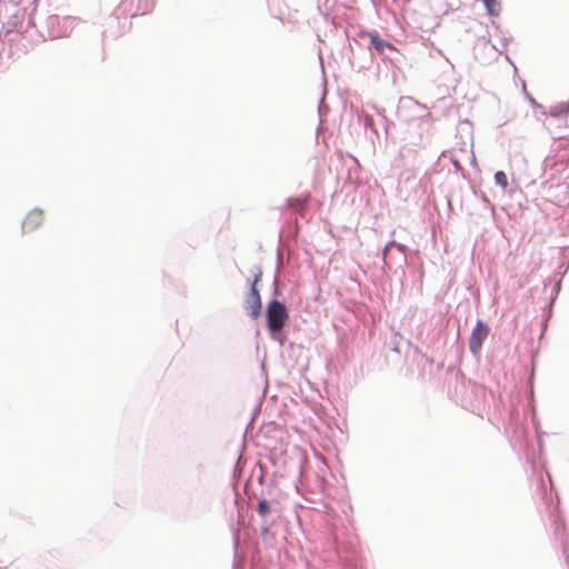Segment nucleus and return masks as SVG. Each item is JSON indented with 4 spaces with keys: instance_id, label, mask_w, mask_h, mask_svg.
Wrapping results in <instances>:
<instances>
[{
    "instance_id": "7",
    "label": "nucleus",
    "mask_w": 569,
    "mask_h": 569,
    "mask_svg": "<svg viewBox=\"0 0 569 569\" xmlns=\"http://www.w3.org/2000/svg\"><path fill=\"white\" fill-rule=\"evenodd\" d=\"M495 181L502 189H506L508 187V178L503 171H497L495 173Z\"/></svg>"
},
{
    "instance_id": "2",
    "label": "nucleus",
    "mask_w": 569,
    "mask_h": 569,
    "mask_svg": "<svg viewBox=\"0 0 569 569\" xmlns=\"http://www.w3.org/2000/svg\"><path fill=\"white\" fill-rule=\"evenodd\" d=\"M489 332V327L482 320H478L469 339V349L473 355H478L480 352L482 343Z\"/></svg>"
},
{
    "instance_id": "6",
    "label": "nucleus",
    "mask_w": 569,
    "mask_h": 569,
    "mask_svg": "<svg viewBox=\"0 0 569 569\" xmlns=\"http://www.w3.org/2000/svg\"><path fill=\"white\" fill-rule=\"evenodd\" d=\"M486 7L488 8L490 14L498 16L500 11V4L498 0H485Z\"/></svg>"
},
{
    "instance_id": "1",
    "label": "nucleus",
    "mask_w": 569,
    "mask_h": 569,
    "mask_svg": "<svg viewBox=\"0 0 569 569\" xmlns=\"http://www.w3.org/2000/svg\"><path fill=\"white\" fill-rule=\"evenodd\" d=\"M289 318L287 308L278 300H272L268 305L267 320L268 328L271 332H279L286 325Z\"/></svg>"
},
{
    "instance_id": "8",
    "label": "nucleus",
    "mask_w": 569,
    "mask_h": 569,
    "mask_svg": "<svg viewBox=\"0 0 569 569\" xmlns=\"http://www.w3.org/2000/svg\"><path fill=\"white\" fill-rule=\"evenodd\" d=\"M270 512V506L267 500H260L258 503V513L261 517H266Z\"/></svg>"
},
{
    "instance_id": "10",
    "label": "nucleus",
    "mask_w": 569,
    "mask_h": 569,
    "mask_svg": "<svg viewBox=\"0 0 569 569\" xmlns=\"http://www.w3.org/2000/svg\"><path fill=\"white\" fill-rule=\"evenodd\" d=\"M366 121H367V123H370L372 121V119L368 117Z\"/></svg>"
},
{
    "instance_id": "4",
    "label": "nucleus",
    "mask_w": 569,
    "mask_h": 569,
    "mask_svg": "<svg viewBox=\"0 0 569 569\" xmlns=\"http://www.w3.org/2000/svg\"><path fill=\"white\" fill-rule=\"evenodd\" d=\"M44 220L43 211L33 209L27 213L22 221L23 232H32L42 226Z\"/></svg>"
},
{
    "instance_id": "3",
    "label": "nucleus",
    "mask_w": 569,
    "mask_h": 569,
    "mask_svg": "<svg viewBox=\"0 0 569 569\" xmlns=\"http://www.w3.org/2000/svg\"><path fill=\"white\" fill-rule=\"evenodd\" d=\"M260 274H258L251 286V290L249 293V297L247 299V310L249 311V315L256 319L261 310V299L259 291L257 289V282L259 281Z\"/></svg>"
},
{
    "instance_id": "5",
    "label": "nucleus",
    "mask_w": 569,
    "mask_h": 569,
    "mask_svg": "<svg viewBox=\"0 0 569 569\" xmlns=\"http://www.w3.org/2000/svg\"><path fill=\"white\" fill-rule=\"evenodd\" d=\"M370 39L371 46L378 53H383L386 49L396 50L393 44L380 38L377 33H367Z\"/></svg>"
},
{
    "instance_id": "9",
    "label": "nucleus",
    "mask_w": 569,
    "mask_h": 569,
    "mask_svg": "<svg viewBox=\"0 0 569 569\" xmlns=\"http://www.w3.org/2000/svg\"><path fill=\"white\" fill-rule=\"evenodd\" d=\"M307 202V199H300V198H297V199H289L288 200V206L293 208L296 206H299V207H303Z\"/></svg>"
}]
</instances>
